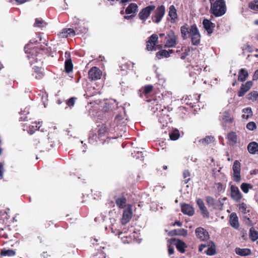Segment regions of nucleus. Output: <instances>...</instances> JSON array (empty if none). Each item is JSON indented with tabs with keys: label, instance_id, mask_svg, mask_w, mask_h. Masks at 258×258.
I'll list each match as a JSON object with an SVG mask.
<instances>
[{
	"label": "nucleus",
	"instance_id": "obj_1",
	"mask_svg": "<svg viewBox=\"0 0 258 258\" xmlns=\"http://www.w3.org/2000/svg\"><path fill=\"white\" fill-rule=\"evenodd\" d=\"M210 13L215 17H221L224 15L226 11V6L224 0H216L211 1Z\"/></svg>",
	"mask_w": 258,
	"mask_h": 258
},
{
	"label": "nucleus",
	"instance_id": "obj_2",
	"mask_svg": "<svg viewBox=\"0 0 258 258\" xmlns=\"http://www.w3.org/2000/svg\"><path fill=\"white\" fill-rule=\"evenodd\" d=\"M165 13V8L161 5L158 7L155 11L151 17L152 21L156 24L159 23L162 19Z\"/></svg>",
	"mask_w": 258,
	"mask_h": 258
},
{
	"label": "nucleus",
	"instance_id": "obj_3",
	"mask_svg": "<svg viewBox=\"0 0 258 258\" xmlns=\"http://www.w3.org/2000/svg\"><path fill=\"white\" fill-rule=\"evenodd\" d=\"M177 43V37L173 31L170 30L166 34L165 38V47H174Z\"/></svg>",
	"mask_w": 258,
	"mask_h": 258
},
{
	"label": "nucleus",
	"instance_id": "obj_4",
	"mask_svg": "<svg viewBox=\"0 0 258 258\" xmlns=\"http://www.w3.org/2000/svg\"><path fill=\"white\" fill-rule=\"evenodd\" d=\"M189 36L191 38V43L194 45H197L200 42L201 35L195 25L190 26V31H189Z\"/></svg>",
	"mask_w": 258,
	"mask_h": 258
},
{
	"label": "nucleus",
	"instance_id": "obj_5",
	"mask_svg": "<svg viewBox=\"0 0 258 258\" xmlns=\"http://www.w3.org/2000/svg\"><path fill=\"white\" fill-rule=\"evenodd\" d=\"M232 170L233 172V179L236 182H239L241 180L240 163L238 160H235L233 165Z\"/></svg>",
	"mask_w": 258,
	"mask_h": 258
},
{
	"label": "nucleus",
	"instance_id": "obj_6",
	"mask_svg": "<svg viewBox=\"0 0 258 258\" xmlns=\"http://www.w3.org/2000/svg\"><path fill=\"white\" fill-rule=\"evenodd\" d=\"M155 9L154 5H149L145 8H143L139 13V18L143 21H145L150 15L151 12Z\"/></svg>",
	"mask_w": 258,
	"mask_h": 258
},
{
	"label": "nucleus",
	"instance_id": "obj_7",
	"mask_svg": "<svg viewBox=\"0 0 258 258\" xmlns=\"http://www.w3.org/2000/svg\"><path fill=\"white\" fill-rule=\"evenodd\" d=\"M133 215V211L131 205H128L127 208L124 209L122 217L121 219V223L123 225L127 224L131 219Z\"/></svg>",
	"mask_w": 258,
	"mask_h": 258
},
{
	"label": "nucleus",
	"instance_id": "obj_8",
	"mask_svg": "<svg viewBox=\"0 0 258 258\" xmlns=\"http://www.w3.org/2000/svg\"><path fill=\"white\" fill-rule=\"evenodd\" d=\"M195 233L197 238L201 241H207L209 239L208 232L202 227L197 228L196 229Z\"/></svg>",
	"mask_w": 258,
	"mask_h": 258
},
{
	"label": "nucleus",
	"instance_id": "obj_9",
	"mask_svg": "<svg viewBox=\"0 0 258 258\" xmlns=\"http://www.w3.org/2000/svg\"><path fill=\"white\" fill-rule=\"evenodd\" d=\"M230 190V197L231 199L235 202H238L242 198V196L238 188L235 185H231Z\"/></svg>",
	"mask_w": 258,
	"mask_h": 258
},
{
	"label": "nucleus",
	"instance_id": "obj_10",
	"mask_svg": "<svg viewBox=\"0 0 258 258\" xmlns=\"http://www.w3.org/2000/svg\"><path fill=\"white\" fill-rule=\"evenodd\" d=\"M101 75L100 70L95 67L92 68L88 72L89 79L92 80H96L100 79Z\"/></svg>",
	"mask_w": 258,
	"mask_h": 258
},
{
	"label": "nucleus",
	"instance_id": "obj_11",
	"mask_svg": "<svg viewBox=\"0 0 258 258\" xmlns=\"http://www.w3.org/2000/svg\"><path fill=\"white\" fill-rule=\"evenodd\" d=\"M252 86V81H247L244 84H242L239 91L238 92V96L242 97L244 94L251 88Z\"/></svg>",
	"mask_w": 258,
	"mask_h": 258
},
{
	"label": "nucleus",
	"instance_id": "obj_12",
	"mask_svg": "<svg viewBox=\"0 0 258 258\" xmlns=\"http://www.w3.org/2000/svg\"><path fill=\"white\" fill-rule=\"evenodd\" d=\"M196 202L199 209L202 212L203 217L208 218L209 216V213L205 206L203 201L201 199H197Z\"/></svg>",
	"mask_w": 258,
	"mask_h": 258
},
{
	"label": "nucleus",
	"instance_id": "obj_13",
	"mask_svg": "<svg viewBox=\"0 0 258 258\" xmlns=\"http://www.w3.org/2000/svg\"><path fill=\"white\" fill-rule=\"evenodd\" d=\"M181 211L184 214L187 215L189 216L194 214V209L192 206L188 204H183L181 205Z\"/></svg>",
	"mask_w": 258,
	"mask_h": 258
},
{
	"label": "nucleus",
	"instance_id": "obj_14",
	"mask_svg": "<svg viewBox=\"0 0 258 258\" xmlns=\"http://www.w3.org/2000/svg\"><path fill=\"white\" fill-rule=\"evenodd\" d=\"M203 24L205 29L207 31L209 34H211L213 32L215 24L210 21L209 20L205 19L203 20Z\"/></svg>",
	"mask_w": 258,
	"mask_h": 258
},
{
	"label": "nucleus",
	"instance_id": "obj_15",
	"mask_svg": "<svg viewBox=\"0 0 258 258\" xmlns=\"http://www.w3.org/2000/svg\"><path fill=\"white\" fill-rule=\"evenodd\" d=\"M138 10V6L135 3H131L126 8L125 13L126 14H132L135 16Z\"/></svg>",
	"mask_w": 258,
	"mask_h": 258
},
{
	"label": "nucleus",
	"instance_id": "obj_16",
	"mask_svg": "<svg viewBox=\"0 0 258 258\" xmlns=\"http://www.w3.org/2000/svg\"><path fill=\"white\" fill-rule=\"evenodd\" d=\"M210 245L208 248L204 251V253L208 255H213L216 254V246L215 243L212 241H209Z\"/></svg>",
	"mask_w": 258,
	"mask_h": 258
},
{
	"label": "nucleus",
	"instance_id": "obj_17",
	"mask_svg": "<svg viewBox=\"0 0 258 258\" xmlns=\"http://www.w3.org/2000/svg\"><path fill=\"white\" fill-rule=\"evenodd\" d=\"M235 253L240 256H247L251 254V250L249 248H241L239 247H236L235 248Z\"/></svg>",
	"mask_w": 258,
	"mask_h": 258
},
{
	"label": "nucleus",
	"instance_id": "obj_18",
	"mask_svg": "<svg viewBox=\"0 0 258 258\" xmlns=\"http://www.w3.org/2000/svg\"><path fill=\"white\" fill-rule=\"evenodd\" d=\"M174 244L176 245V247L177 250L181 253L185 252V248L186 247V244L182 241L179 239H175Z\"/></svg>",
	"mask_w": 258,
	"mask_h": 258
},
{
	"label": "nucleus",
	"instance_id": "obj_19",
	"mask_svg": "<svg viewBox=\"0 0 258 258\" xmlns=\"http://www.w3.org/2000/svg\"><path fill=\"white\" fill-rule=\"evenodd\" d=\"M247 150L249 153L255 154L258 151V143L255 142H252L248 144Z\"/></svg>",
	"mask_w": 258,
	"mask_h": 258
},
{
	"label": "nucleus",
	"instance_id": "obj_20",
	"mask_svg": "<svg viewBox=\"0 0 258 258\" xmlns=\"http://www.w3.org/2000/svg\"><path fill=\"white\" fill-rule=\"evenodd\" d=\"M181 36L183 39H186L189 36V31H190V27L187 25L182 26L180 28Z\"/></svg>",
	"mask_w": 258,
	"mask_h": 258
},
{
	"label": "nucleus",
	"instance_id": "obj_21",
	"mask_svg": "<svg viewBox=\"0 0 258 258\" xmlns=\"http://www.w3.org/2000/svg\"><path fill=\"white\" fill-rule=\"evenodd\" d=\"M248 77V73L245 69H241L238 72V80L240 82H244Z\"/></svg>",
	"mask_w": 258,
	"mask_h": 258
},
{
	"label": "nucleus",
	"instance_id": "obj_22",
	"mask_svg": "<svg viewBox=\"0 0 258 258\" xmlns=\"http://www.w3.org/2000/svg\"><path fill=\"white\" fill-rule=\"evenodd\" d=\"M61 34L63 37H68V36H74L76 33L74 29L69 28L62 30Z\"/></svg>",
	"mask_w": 258,
	"mask_h": 258
},
{
	"label": "nucleus",
	"instance_id": "obj_23",
	"mask_svg": "<svg viewBox=\"0 0 258 258\" xmlns=\"http://www.w3.org/2000/svg\"><path fill=\"white\" fill-rule=\"evenodd\" d=\"M28 47V45L25 46V50L26 53H28L29 54L27 56L28 58L30 60V63H33L34 61H37V58L35 57V56L34 55V53L36 52V49H33L31 50V51L29 52H28L27 50H26L27 48Z\"/></svg>",
	"mask_w": 258,
	"mask_h": 258
},
{
	"label": "nucleus",
	"instance_id": "obj_24",
	"mask_svg": "<svg viewBox=\"0 0 258 258\" xmlns=\"http://www.w3.org/2000/svg\"><path fill=\"white\" fill-rule=\"evenodd\" d=\"M242 112L244 114L242 115V118L247 120L252 116V111L250 107H246L242 110Z\"/></svg>",
	"mask_w": 258,
	"mask_h": 258
},
{
	"label": "nucleus",
	"instance_id": "obj_25",
	"mask_svg": "<svg viewBox=\"0 0 258 258\" xmlns=\"http://www.w3.org/2000/svg\"><path fill=\"white\" fill-rule=\"evenodd\" d=\"M65 71L67 73H69L73 71V64L71 59H66L64 63Z\"/></svg>",
	"mask_w": 258,
	"mask_h": 258
},
{
	"label": "nucleus",
	"instance_id": "obj_26",
	"mask_svg": "<svg viewBox=\"0 0 258 258\" xmlns=\"http://www.w3.org/2000/svg\"><path fill=\"white\" fill-rule=\"evenodd\" d=\"M115 203L119 208H123L125 206L126 199L124 197H121L116 199L115 200Z\"/></svg>",
	"mask_w": 258,
	"mask_h": 258
},
{
	"label": "nucleus",
	"instance_id": "obj_27",
	"mask_svg": "<svg viewBox=\"0 0 258 258\" xmlns=\"http://www.w3.org/2000/svg\"><path fill=\"white\" fill-rule=\"evenodd\" d=\"M221 122L223 125L224 123H231L232 119L230 117L229 113L228 112H225L221 116Z\"/></svg>",
	"mask_w": 258,
	"mask_h": 258
},
{
	"label": "nucleus",
	"instance_id": "obj_28",
	"mask_svg": "<svg viewBox=\"0 0 258 258\" xmlns=\"http://www.w3.org/2000/svg\"><path fill=\"white\" fill-rule=\"evenodd\" d=\"M214 141V138L212 136L206 137L199 141V142L203 145H206Z\"/></svg>",
	"mask_w": 258,
	"mask_h": 258
},
{
	"label": "nucleus",
	"instance_id": "obj_29",
	"mask_svg": "<svg viewBox=\"0 0 258 258\" xmlns=\"http://www.w3.org/2000/svg\"><path fill=\"white\" fill-rule=\"evenodd\" d=\"M168 15L172 20H175L177 18L176 10L173 5H171L169 7Z\"/></svg>",
	"mask_w": 258,
	"mask_h": 258
},
{
	"label": "nucleus",
	"instance_id": "obj_30",
	"mask_svg": "<svg viewBox=\"0 0 258 258\" xmlns=\"http://www.w3.org/2000/svg\"><path fill=\"white\" fill-rule=\"evenodd\" d=\"M249 237L252 241H254L258 239V232L253 228H251L249 230Z\"/></svg>",
	"mask_w": 258,
	"mask_h": 258
},
{
	"label": "nucleus",
	"instance_id": "obj_31",
	"mask_svg": "<svg viewBox=\"0 0 258 258\" xmlns=\"http://www.w3.org/2000/svg\"><path fill=\"white\" fill-rule=\"evenodd\" d=\"M40 123V122L32 123L33 124L29 127V133L32 134L35 131L39 130L41 126Z\"/></svg>",
	"mask_w": 258,
	"mask_h": 258
},
{
	"label": "nucleus",
	"instance_id": "obj_32",
	"mask_svg": "<svg viewBox=\"0 0 258 258\" xmlns=\"http://www.w3.org/2000/svg\"><path fill=\"white\" fill-rule=\"evenodd\" d=\"M230 225L232 227L235 229H238L239 227V223L238 218L236 216L233 217L232 215L230 220Z\"/></svg>",
	"mask_w": 258,
	"mask_h": 258
},
{
	"label": "nucleus",
	"instance_id": "obj_33",
	"mask_svg": "<svg viewBox=\"0 0 258 258\" xmlns=\"http://www.w3.org/2000/svg\"><path fill=\"white\" fill-rule=\"evenodd\" d=\"M16 252L12 249H3L1 250L2 256H12L15 255Z\"/></svg>",
	"mask_w": 258,
	"mask_h": 258
},
{
	"label": "nucleus",
	"instance_id": "obj_34",
	"mask_svg": "<svg viewBox=\"0 0 258 258\" xmlns=\"http://www.w3.org/2000/svg\"><path fill=\"white\" fill-rule=\"evenodd\" d=\"M156 56L158 59L162 57H168L169 56V52L166 50H162L157 52Z\"/></svg>",
	"mask_w": 258,
	"mask_h": 258
},
{
	"label": "nucleus",
	"instance_id": "obj_35",
	"mask_svg": "<svg viewBox=\"0 0 258 258\" xmlns=\"http://www.w3.org/2000/svg\"><path fill=\"white\" fill-rule=\"evenodd\" d=\"M227 138L230 142L234 144L237 142V136L234 132H231L227 135Z\"/></svg>",
	"mask_w": 258,
	"mask_h": 258
},
{
	"label": "nucleus",
	"instance_id": "obj_36",
	"mask_svg": "<svg viewBox=\"0 0 258 258\" xmlns=\"http://www.w3.org/2000/svg\"><path fill=\"white\" fill-rule=\"evenodd\" d=\"M179 136L180 134L179 131L176 129L169 133L170 139L173 141L177 140L179 138Z\"/></svg>",
	"mask_w": 258,
	"mask_h": 258
},
{
	"label": "nucleus",
	"instance_id": "obj_37",
	"mask_svg": "<svg viewBox=\"0 0 258 258\" xmlns=\"http://www.w3.org/2000/svg\"><path fill=\"white\" fill-rule=\"evenodd\" d=\"M29 108H25L23 111H21L20 113L21 115H24V116H22L20 117V121H25L27 120L28 117L25 116L26 114H29Z\"/></svg>",
	"mask_w": 258,
	"mask_h": 258
},
{
	"label": "nucleus",
	"instance_id": "obj_38",
	"mask_svg": "<svg viewBox=\"0 0 258 258\" xmlns=\"http://www.w3.org/2000/svg\"><path fill=\"white\" fill-rule=\"evenodd\" d=\"M34 25L35 27H43L46 25V23L42 19L37 18L35 19V23Z\"/></svg>",
	"mask_w": 258,
	"mask_h": 258
},
{
	"label": "nucleus",
	"instance_id": "obj_39",
	"mask_svg": "<svg viewBox=\"0 0 258 258\" xmlns=\"http://www.w3.org/2000/svg\"><path fill=\"white\" fill-rule=\"evenodd\" d=\"M206 201L209 206L215 208V200L212 197L210 196L206 197Z\"/></svg>",
	"mask_w": 258,
	"mask_h": 258
},
{
	"label": "nucleus",
	"instance_id": "obj_40",
	"mask_svg": "<svg viewBox=\"0 0 258 258\" xmlns=\"http://www.w3.org/2000/svg\"><path fill=\"white\" fill-rule=\"evenodd\" d=\"M249 8L253 10L258 11V0H254L249 4Z\"/></svg>",
	"mask_w": 258,
	"mask_h": 258
},
{
	"label": "nucleus",
	"instance_id": "obj_41",
	"mask_svg": "<svg viewBox=\"0 0 258 258\" xmlns=\"http://www.w3.org/2000/svg\"><path fill=\"white\" fill-rule=\"evenodd\" d=\"M158 39V36L156 34H152L149 38L147 42L152 43L156 46L157 41Z\"/></svg>",
	"mask_w": 258,
	"mask_h": 258
},
{
	"label": "nucleus",
	"instance_id": "obj_42",
	"mask_svg": "<svg viewBox=\"0 0 258 258\" xmlns=\"http://www.w3.org/2000/svg\"><path fill=\"white\" fill-rule=\"evenodd\" d=\"M241 189L244 193H247L249 191V188H252V186H251L249 184L243 183L241 185Z\"/></svg>",
	"mask_w": 258,
	"mask_h": 258
},
{
	"label": "nucleus",
	"instance_id": "obj_43",
	"mask_svg": "<svg viewBox=\"0 0 258 258\" xmlns=\"http://www.w3.org/2000/svg\"><path fill=\"white\" fill-rule=\"evenodd\" d=\"M239 209L241 212L244 214L248 213L249 212V210L247 209L246 205L244 203L239 204Z\"/></svg>",
	"mask_w": 258,
	"mask_h": 258
},
{
	"label": "nucleus",
	"instance_id": "obj_44",
	"mask_svg": "<svg viewBox=\"0 0 258 258\" xmlns=\"http://www.w3.org/2000/svg\"><path fill=\"white\" fill-rule=\"evenodd\" d=\"M248 98L250 100H256L258 97V93L257 91H252L248 94Z\"/></svg>",
	"mask_w": 258,
	"mask_h": 258
},
{
	"label": "nucleus",
	"instance_id": "obj_45",
	"mask_svg": "<svg viewBox=\"0 0 258 258\" xmlns=\"http://www.w3.org/2000/svg\"><path fill=\"white\" fill-rule=\"evenodd\" d=\"M173 231H174V233L176 235H186L187 234V231L184 229H178V230H173Z\"/></svg>",
	"mask_w": 258,
	"mask_h": 258
},
{
	"label": "nucleus",
	"instance_id": "obj_46",
	"mask_svg": "<svg viewBox=\"0 0 258 258\" xmlns=\"http://www.w3.org/2000/svg\"><path fill=\"white\" fill-rule=\"evenodd\" d=\"M153 87L152 85H149L145 86L143 88V93H144L145 94H148L150 93L153 90Z\"/></svg>",
	"mask_w": 258,
	"mask_h": 258
},
{
	"label": "nucleus",
	"instance_id": "obj_47",
	"mask_svg": "<svg viewBox=\"0 0 258 258\" xmlns=\"http://www.w3.org/2000/svg\"><path fill=\"white\" fill-rule=\"evenodd\" d=\"M77 100V98L76 97H71L66 102L67 105L70 107H72L74 106L76 100Z\"/></svg>",
	"mask_w": 258,
	"mask_h": 258
},
{
	"label": "nucleus",
	"instance_id": "obj_48",
	"mask_svg": "<svg viewBox=\"0 0 258 258\" xmlns=\"http://www.w3.org/2000/svg\"><path fill=\"white\" fill-rule=\"evenodd\" d=\"M246 127L250 131H253L256 129V125L253 121H250L247 124Z\"/></svg>",
	"mask_w": 258,
	"mask_h": 258
},
{
	"label": "nucleus",
	"instance_id": "obj_49",
	"mask_svg": "<svg viewBox=\"0 0 258 258\" xmlns=\"http://www.w3.org/2000/svg\"><path fill=\"white\" fill-rule=\"evenodd\" d=\"M209 245H210L209 241H207L206 243L201 244L199 247V251H200V252L203 251L204 249L206 248H207V249L208 246H209Z\"/></svg>",
	"mask_w": 258,
	"mask_h": 258
},
{
	"label": "nucleus",
	"instance_id": "obj_50",
	"mask_svg": "<svg viewBox=\"0 0 258 258\" xmlns=\"http://www.w3.org/2000/svg\"><path fill=\"white\" fill-rule=\"evenodd\" d=\"M1 217H3V222L6 224L8 223V220H9V216H8V212L5 211L4 214H1ZM2 217H1L2 218Z\"/></svg>",
	"mask_w": 258,
	"mask_h": 258
},
{
	"label": "nucleus",
	"instance_id": "obj_51",
	"mask_svg": "<svg viewBox=\"0 0 258 258\" xmlns=\"http://www.w3.org/2000/svg\"><path fill=\"white\" fill-rule=\"evenodd\" d=\"M146 47L148 50H156L155 45L148 42H147Z\"/></svg>",
	"mask_w": 258,
	"mask_h": 258
},
{
	"label": "nucleus",
	"instance_id": "obj_52",
	"mask_svg": "<svg viewBox=\"0 0 258 258\" xmlns=\"http://www.w3.org/2000/svg\"><path fill=\"white\" fill-rule=\"evenodd\" d=\"M35 77L36 79H41L43 76V74L42 72H38L37 71V70H36L35 71Z\"/></svg>",
	"mask_w": 258,
	"mask_h": 258
},
{
	"label": "nucleus",
	"instance_id": "obj_53",
	"mask_svg": "<svg viewBox=\"0 0 258 258\" xmlns=\"http://www.w3.org/2000/svg\"><path fill=\"white\" fill-rule=\"evenodd\" d=\"M190 173L188 170H184L183 173V176L184 179H186L187 177L189 176Z\"/></svg>",
	"mask_w": 258,
	"mask_h": 258
},
{
	"label": "nucleus",
	"instance_id": "obj_54",
	"mask_svg": "<svg viewBox=\"0 0 258 258\" xmlns=\"http://www.w3.org/2000/svg\"><path fill=\"white\" fill-rule=\"evenodd\" d=\"M168 253L170 255L173 254L174 253V247L171 246H168Z\"/></svg>",
	"mask_w": 258,
	"mask_h": 258
},
{
	"label": "nucleus",
	"instance_id": "obj_55",
	"mask_svg": "<svg viewBox=\"0 0 258 258\" xmlns=\"http://www.w3.org/2000/svg\"><path fill=\"white\" fill-rule=\"evenodd\" d=\"M252 78L253 80H256L258 79V69L255 71Z\"/></svg>",
	"mask_w": 258,
	"mask_h": 258
},
{
	"label": "nucleus",
	"instance_id": "obj_56",
	"mask_svg": "<svg viewBox=\"0 0 258 258\" xmlns=\"http://www.w3.org/2000/svg\"><path fill=\"white\" fill-rule=\"evenodd\" d=\"M172 226H178L179 227H181L182 226V223L179 221H176L172 224Z\"/></svg>",
	"mask_w": 258,
	"mask_h": 258
},
{
	"label": "nucleus",
	"instance_id": "obj_57",
	"mask_svg": "<svg viewBox=\"0 0 258 258\" xmlns=\"http://www.w3.org/2000/svg\"><path fill=\"white\" fill-rule=\"evenodd\" d=\"M65 57L66 58V59H71V53L70 52L66 51L65 53Z\"/></svg>",
	"mask_w": 258,
	"mask_h": 258
},
{
	"label": "nucleus",
	"instance_id": "obj_58",
	"mask_svg": "<svg viewBox=\"0 0 258 258\" xmlns=\"http://www.w3.org/2000/svg\"><path fill=\"white\" fill-rule=\"evenodd\" d=\"M132 0H120V3L123 4L124 5H125L128 2H131Z\"/></svg>",
	"mask_w": 258,
	"mask_h": 258
},
{
	"label": "nucleus",
	"instance_id": "obj_59",
	"mask_svg": "<svg viewBox=\"0 0 258 258\" xmlns=\"http://www.w3.org/2000/svg\"><path fill=\"white\" fill-rule=\"evenodd\" d=\"M137 154V158H139L140 157L142 158L143 157V153L142 152H138Z\"/></svg>",
	"mask_w": 258,
	"mask_h": 258
},
{
	"label": "nucleus",
	"instance_id": "obj_60",
	"mask_svg": "<svg viewBox=\"0 0 258 258\" xmlns=\"http://www.w3.org/2000/svg\"><path fill=\"white\" fill-rule=\"evenodd\" d=\"M187 55V52H184L183 54H182L181 56V58L184 59L185 57Z\"/></svg>",
	"mask_w": 258,
	"mask_h": 258
},
{
	"label": "nucleus",
	"instance_id": "obj_61",
	"mask_svg": "<svg viewBox=\"0 0 258 258\" xmlns=\"http://www.w3.org/2000/svg\"><path fill=\"white\" fill-rule=\"evenodd\" d=\"M18 3L22 4L27 1V0H15Z\"/></svg>",
	"mask_w": 258,
	"mask_h": 258
},
{
	"label": "nucleus",
	"instance_id": "obj_62",
	"mask_svg": "<svg viewBox=\"0 0 258 258\" xmlns=\"http://www.w3.org/2000/svg\"><path fill=\"white\" fill-rule=\"evenodd\" d=\"M134 16V15L131 14V15H130V16H124V18L125 19H126V20H129V19H130L131 18H132Z\"/></svg>",
	"mask_w": 258,
	"mask_h": 258
},
{
	"label": "nucleus",
	"instance_id": "obj_63",
	"mask_svg": "<svg viewBox=\"0 0 258 258\" xmlns=\"http://www.w3.org/2000/svg\"><path fill=\"white\" fill-rule=\"evenodd\" d=\"M217 185L219 190H221L222 189V184L221 183H218Z\"/></svg>",
	"mask_w": 258,
	"mask_h": 258
},
{
	"label": "nucleus",
	"instance_id": "obj_64",
	"mask_svg": "<svg viewBox=\"0 0 258 258\" xmlns=\"http://www.w3.org/2000/svg\"><path fill=\"white\" fill-rule=\"evenodd\" d=\"M168 235L169 236H173V235H176L174 233V231H173V230H171L170 231H169L168 233Z\"/></svg>",
	"mask_w": 258,
	"mask_h": 258
}]
</instances>
